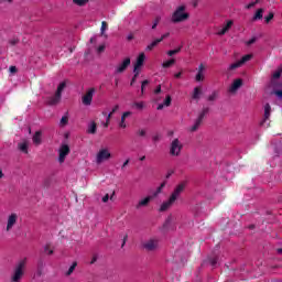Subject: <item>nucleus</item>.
<instances>
[{"label":"nucleus","instance_id":"obj_48","mask_svg":"<svg viewBox=\"0 0 282 282\" xmlns=\"http://www.w3.org/2000/svg\"><path fill=\"white\" fill-rule=\"evenodd\" d=\"M111 120V113H108L107 118H106V123L104 124V127H109V122Z\"/></svg>","mask_w":282,"mask_h":282},{"label":"nucleus","instance_id":"obj_50","mask_svg":"<svg viewBox=\"0 0 282 282\" xmlns=\"http://www.w3.org/2000/svg\"><path fill=\"white\" fill-rule=\"evenodd\" d=\"M281 73L282 70H276L274 74H273V78L276 79V78H281Z\"/></svg>","mask_w":282,"mask_h":282},{"label":"nucleus","instance_id":"obj_39","mask_svg":"<svg viewBox=\"0 0 282 282\" xmlns=\"http://www.w3.org/2000/svg\"><path fill=\"white\" fill-rule=\"evenodd\" d=\"M68 122H69V117H67V116L62 117V119H61L62 127H65Z\"/></svg>","mask_w":282,"mask_h":282},{"label":"nucleus","instance_id":"obj_41","mask_svg":"<svg viewBox=\"0 0 282 282\" xmlns=\"http://www.w3.org/2000/svg\"><path fill=\"white\" fill-rule=\"evenodd\" d=\"M107 31V22H101V36H105V32Z\"/></svg>","mask_w":282,"mask_h":282},{"label":"nucleus","instance_id":"obj_42","mask_svg":"<svg viewBox=\"0 0 282 282\" xmlns=\"http://www.w3.org/2000/svg\"><path fill=\"white\" fill-rule=\"evenodd\" d=\"M44 252H46V254H50V256L54 254V250L50 249V246H48V245H46V246L44 247Z\"/></svg>","mask_w":282,"mask_h":282},{"label":"nucleus","instance_id":"obj_23","mask_svg":"<svg viewBox=\"0 0 282 282\" xmlns=\"http://www.w3.org/2000/svg\"><path fill=\"white\" fill-rule=\"evenodd\" d=\"M263 12H265V10L263 9H258L252 18V21H261V19H263Z\"/></svg>","mask_w":282,"mask_h":282},{"label":"nucleus","instance_id":"obj_32","mask_svg":"<svg viewBox=\"0 0 282 282\" xmlns=\"http://www.w3.org/2000/svg\"><path fill=\"white\" fill-rule=\"evenodd\" d=\"M132 107H134V109H138V111H142V109H144V101H135Z\"/></svg>","mask_w":282,"mask_h":282},{"label":"nucleus","instance_id":"obj_35","mask_svg":"<svg viewBox=\"0 0 282 282\" xmlns=\"http://www.w3.org/2000/svg\"><path fill=\"white\" fill-rule=\"evenodd\" d=\"M180 52H182V46H180L178 48L169 51L167 56H175V54H180Z\"/></svg>","mask_w":282,"mask_h":282},{"label":"nucleus","instance_id":"obj_45","mask_svg":"<svg viewBox=\"0 0 282 282\" xmlns=\"http://www.w3.org/2000/svg\"><path fill=\"white\" fill-rule=\"evenodd\" d=\"M169 36H171V33H164L160 39H156V41H164V39H169Z\"/></svg>","mask_w":282,"mask_h":282},{"label":"nucleus","instance_id":"obj_14","mask_svg":"<svg viewBox=\"0 0 282 282\" xmlns=\"http://www.w3.org/2000/svg\"><path fill=\"white\" fill-rule=\"evenodd\" d=\"M243 80L241 78H238L234 80L231 86L229 87V94H235L239 90L240 87H242Z\"/></svg>","mask_w":282,"mask_h":282},{"label":"nucleus","instance_id":"obj_25","mask_svg":"<svg viewBox=\"0 0 282 282\" xmlns=\"http://www.w3.org/2000/svg\"><path fill=\"white\" fill-rule=\"evenodd\" d=\"M41 135H42L41 131H36L35 134L33 135V143H35L36 147H39V144H41L42 142Z\"/></svg>","mask_w":282,"mask_h":282},{"label":"nucleus","instance_id":"obj_2","mask_svg":"<svg viewBox=\"0 0 282 282\" xmlns=\"http://www.w3.org/2000/svg\"><path fill=\"white\" fill-rule=\"evenodd\" d=\"M188 19H191V14L186 12V6H180L172 13L171 23H184Z\"/></svg>","mask_w":282,"mask_h":282},{"label":"nucleus","instance_id":"obj_58","mask_svg":"<svg viewBox=\"0 0 282 282\" xmlns=\"http://www.w3.org/2000/svg\"><path fill=\"white\" fill-rule=\"evenodd\" d=\"M254 6H257V2H250V3L247 6V10H250V8H254Z\"/></svg>","mask_w":282,"mask_h":282},{"label":"nucleus","instance_id":"obj_62","mask_svg":"<svg viewBox=\"0 0 282 282\" xmlns=\"http://www.w3.org/2000/svg\"><path fill=\"white\" fill-rule=\"evenodd\" d=\"M128 165H129V159L124 161V163L122 164L121 169H124Z\"/></svg>","mask_w":282,"mask_h":282},{"label":"nucleus","instance_id":"obj_53","mask_svg":"<svg viewBox=\"0 0 282 282\" xmlns=\"http://www.w3.org/2000/svg\"><path fill=\"white\" fill-rule=\"evenodd\" d=\"M254 43H257V37H252L251 40H249V41L247 42V45H252V44H254Z\"/></svg>","mask_w":282,"mask_h":282},{"label":"nucleus","instance_id":"obj_9","mask_svg":"<svg viewBox=\"0 0 282 282\" xmlns=\"http://www.w3.org/2000/svg\"><path fill=\"white\" fill-rule=\"evenodd\" d=\"M17 221H19V215L18 214H11L7 218V232H10L17 226Z\"/></svg>","mask_w":282,"mask_h":282},{"label":"nucleus","instance_id":"obj_21","mask_svg":"<svg viewBox=\"0 0 282 282\" xmlns=\"http://www.w3.org/2000/svg\"><path fill=\"white\" fill-rule=\"evenodd\" d=\"M232 20L227 21L224 28L217 32L218 36H224V34H226V32H228L230 28H232Z\"/></svg>","mask_w":282,"mask_h":282},{"label":"nucleus","instance_id":"obj_26","mask_svg":"<svg viewBox=\"0 0 282 282\" xmlns=\"http://www.w3.org/2000/svg\"><path fill=\"white\" fill-rule=\"evenodd\" d=\"M96 131H97V124L95 121H91L90 124L88 126L87 133H91L94 135Z\"/></svg>","mask_w":282,"mask_h":282},{"label":"nucleus","instance_id":"obj_27","mask_svg":"<svg viewBox=\"0 0 282 282\" xmlns=\"http://www.w3.org/2000/svg\"><path fill=\"white\" fill-rule=\"evenodd\" d=\"M219 97V93L214 90L208 97L207 100L208 102H215V100H217V98Z\"/></svg>","mask_w":282,"mask_h":282},{"label":"nucleus","instance_id":"obj_57","mask_svg":"<svg viewBox=\"0 0 282 282\" xmlns=\"http://www.w3.org/2000/svg\"><path fill=\"white\" fill-rule=\"evenodd\" d=\"M162 91V86L159 85L155 90H154V94H160Z\"/></svg>","mask_w":282,"mask_h":282},{"label":"nucleus","instance_id":"obj_43","mask_svg":"<svg viewBox=\"0 0 282 282\" xmlns=\"http://www.w3.org/2000/svg\"><path fill=\"white\" fill-rule=\"evenodd\" d=\"M147 85H149V79H145L142 82L141 84V94H144V87H147Z\"/></svg>","mask_w":282,"mask_h":282},{"label":"nucleus","instance_id":"obj_30","mask_svg":"<svg viewBox=\"0 0 282 282\" xmlns=\"http://www.w3.org/2000/svg\"><path fill=\"white\" fill-rule=\"evenodd\" d=\"M77 265H78V262H73V264L69 267L68 271L66 272V276H72V274H74V270H76Z\"/></svg>","mask_w":282,"mask_h":282},{"label":"nucleus","instance_id":"obj_36","mask_svg":"<svg viewBox=\"0 0 282 282\" xmlns=\"http://www.w3.org/2000/svg\"><path fill=\"white\" fill-rule=\"evenodd\" d=\"M172 65H175V59H170V61H167V62H164V63L162 64V67L169 68V67H172Z\"/></svg>","mask_w":282,"mask_h":282},{"label":"nucleus","instance_id":"obj_10","mask_svg":"<svg viewBox=\"0 0 282 282\" xmlns=\"http://www.w3.org/2000/svg\"><path fill=\"white\" fill-rule=\"evenodd\" d=\"M69 145L67 144H62L59 148V156H58V162L59 164H63V162H65V159L67 158V155H69Z\"/></svg>","mask_w":282,"mask_h":282},{"label":"nucleus","instance_id":"obj_59","mask_svg":"<svg viewBox=\"0 0 282 282\" xmlns=\"http://www.w3.org/2000/svg\"><path fill=\"white\" fill-rule=\"evenodd\" d=\"M274 94L278 98H282V90H275Z\"/></svg>","mask_w":282,"mask_h":282},{"label":"nucleus","instance_id":"obj_44","mask_svg":"<svg viewBox=\"0 0 282 282\" xmlns=\"http://www.w3.org/2000/svg\"><path fill=\"white\" fill-rule=\"evenodd\" d=\"M43 268H45V262H43V260H39L37 261V269L43 270Z\"/></svg>","mask_w":282,"mask_h":282},{"label":"nucleus","instance_id":"obj_29","mask_svg":"<svg viewBox=\"0 0 282 282\" xmlns=\"http://www.w3.org/2000/svg\"><path fill=\"white\" fill-rule=\"evenodd\" d=\"M73 3L79 8H85L89 3V0H73Z\"/></svg>","mask_w":282,"mask_h":282},{"label":"nucleus","instance_id":"obj_17","mask_svg":"<svg viewBox=\"0 0 282 282\" xmlns=\"http://www.w3.org/2000/svg\"><path fill=\"white\" fill-rule=\"evenodd\" d=\"M152 199H153V196H148V197L141 199V200L137 204L135 208H137L138 210H140V208H144V206H149V204L151 203Z\"/></svg>","mask_w":282,"mask_h":282},{"label":"nucleus","instance_id":"obj_7","mask_svg":"<svg viewBox=\"0 0 282 282\" xmlns=\"http://www.w3.org/2000/svg\"><path fill=\"white\" fill-rule=\"evenodd\" d=\"M131 65V58L126 57L122 63L118 64L115 68V74H124L127 72V67Z\"/></svg>","mask_w":282,"mask_h":282},{"label":"nucleus","instance_id":"obj_56","mask_svg":"<svg viewBox=\"0 0 282 282\" xmlns=\"http://www.w3.org/2000/svg\"><path fill=\"white\" fill-rule=\"evenodd\" d=\"M102 202H104V204H107V202H109V194H106V195L102 197Z\"/></svg>","mask_w":282,"mask_h":282},{"label":"nucleus","instance_id":"obj_60","mask_svg":"<svg viewBox=\"0 0 282 282\" xmlns=\"http://www.w3.org/2000/svg\"><path fill=\"white\" fill-rule=\"evenodd\" d=\"M210 264L212 265H217V258L210 259Z\"/></svg>","mask_w":282,"mask_h":282},{"label":"nucleus","instance_id":"obj_38","mask_svg":"<svg viewBox=\"0 0 282 282\" xmlns=\"http://www.w3.org/2000/svg\"><path fill=\"white\" fill-rule=\"evenodd\" d=\"M138 76H140V70L134 72V76L132 77L130 83L131 87H133L135 80H138Z\"/></svg>","mask_w":282,"mask_h":282},{"label":"nucleus","instance_id":"obj_12","mask_svg":"<svg viewBox=\"0 0 282 282\" xmlns=\"http://www.w3.org/2000/svg\"><path fill=\"white\" fill-rule=\"evenodd\" d=\"M184 188H186V183L178 184L174 188V191H173V193L171 194L170 197H173L177 202V199H180V195H182L184 193Z\"/></svg>","mask_w":282,"mask_h":282},{"label":"nucleus","instance_id":"obj_28","mask_svg":"<svg viewBox=\"0 0 282 282\" xmlns=\"http://www.w3.org/2000/svg\"><path fill=\"white\" fill-rule=\"evenodd\" d=\"M159 43H162V40H154L152 43H150L148 46H147V52H151V50H153V47H158V44Z\"/></svg>","mask_w":282,"mask_h":282},{"label":"nucleus","instance_id":"obj_1","mask_svg":"<svg viewBox=\"0 0 282 282\" xmlns=\"http://www.w3.org/2000/svg\"><path fill=\"white\" fill-rule=\"evenodd\" d=\"M28 265V258L21 259L15 267L13 268V272L11 274V282H21L23 276H25V268Z\"/></svg>","mask_w":282,"mask_h":282},{"label":"nucleus","instance_id":"obj_11","mask_svg":"<svg viewBox=\"0 0 282 282\" xmlns=\"http://www.w3.org/2000/svg\"><path fill=\"white\" fill-rule=\"evenodd\" d=\"M175 198H173V196H170L167 200L161 204L159 213H166V210H170L173 207V204H175Z\"/></svg>","mask_w":282,"mask_h":282},{"label":"nucleus","instance_id":"obj_16","mask_svg":"<svg viewBox=\"0 0 282 282\" xmlns=\"http://www.w3.org/2000/svg\"><path fill=\"white\" fill-rule=\"evenodd\" d=\"M206 70V66H204V64H199L198 68H197V74L195 76V80L196 83H202L204 82V72Z\"/></svg>","mask_w":282,"mask_h":282},{"label":"nucleus","instance_id":"obj_63","mask_svg":"<svg viewBox=\"0 0 282 282\" xmlns=\"http://www.w3.org/2000/svg\"><path fill=\"white\" fill-rule=\"evenodd\" d=\"M174 78H182V72L176 73V74L174 75Z\"/></svg>","mask_w":282,"mask_h":282},{"label":"nucleus","instance_id":"obj_31","mask_svg":"<svg viewBox=\"0 0 282 282\" xmlns=\"http://www.w3.org/2000/svg\"><path fill=\"white\" fill-rule=\"evenodd\" d=\"M65 87H67V84H65V82L61 83L55 94H57V96H62L63 89H65Z\"/></svg>","mask_w":282,"mask_h":282},{"label":"nucleus","instance_id":"obj_40","mask_svg":"<svg viewBox=\"0 0 282 282\" xmlns=\"http://www.w3.org/2000/svg\"><path fill=\"white\" fill-rule=\"evenodd\" d=\"M171 102H172L171 95H167L163 105H165V107H171Z\"/></svg>","mask_w":282,"mask_h":282},{"label":"nucleus","instance_id":"obj_6","mask_svg":"<svg viewBox=\"0 0 282 282\" xmlns=\"http://www.w3.org/2000/svg\"><path fill=\"white\" fill-rule=\"evenodd\" d=\"M96 94V88H89L86 94L82 97V102L85 107H90L94 95Z\"/></svg>","mask_w":282,"mask_h":282},{"label":"nucleus","instance_id":"obj_61","mask_svg":"<svg viewBox=\"0 0 282 282\" xmlns=\"http://www.w3.org/2000/svg\"><path fill=\"white\" fill-rule=\"evenodd\" d=\"M164 107H165L164 104H160V105L158 106V110H159V111H162V109H164Z\"/></svg>","mask_w":282,"mask_h":282},{"label":"nucleus","instance_id":"obj_22","mask_svg":"<svg viewBox=\"0 0 282 282\" xmlns=\"http://www.w3.org/2000/svg\"><path fill=\"white\" fill-rule=\"evenodd\" d=\"M29 142H28V140H23L22 142H20L19 144H18V149L20 150V151H22V153H28V147H29Z\"/></svg>","mask_w":282,"mask_h":282},{"label":"nucleus","instance_id":"obj_52","mask_svg":"<svg viewBox=\"0 0 282 282\" xmlns=\"http://www.w3.org/2000/svg\"><path fill=\"white\" fill-rule=\"evenodd\" d=\"M35 276H43V269H36Z\"/></svg>","mask_w":282,"mask_h":282},{"label":"nucleus","instance_id":"obj_55","mask_svg":"<svg viewBox=\"0 0 282 282\" xmlns=\"http://www.w3.org/2000/svg\"><path fill=\"white\" fill-rule=\"evenodd\" d=\"M153 142H160V134H155L152 137Z\"/></svg>","mask_w":282,"mask_h":282},{"label":"nucleus","instance_id":"obj_46","mask_svg":"<svg viewBox=\"0 0 282 282\" xmlns=\"http://www.w3.org/2000/svg\"><path fill=\"white\" fill-rule=\"evenodd\" d=\"M9 43H10V45H18L19 39L13 37V39L9 40Z\"/></svg>","mask_w":282,"mask_h":282},{"label":"nucleus","instance_id":"obj_5","mask_svg":"<svg viewBox=\"0 0 282 282\" xmlns=\"http://www.w3.org/2000/svg\"><path fill=\"white\" fill-rule=\"evenodd\" d=\"M107 160H111V152L108 149H101L96 155V163L102 164V162H107Z\"/></svg>","mask_w":282,"mask_h":282},{"label":"nucleus","instance_id":"obj_15","mask_svg":"<svg viewBox=\"0 0 282 282\" xmlns=\"http://www.w3.org/2000/svg\"><path fill=\"white\" fill-rule=\"evenodd\" d=\"M145 58H147V55H144V53H141L138 56L137 62L134 64L133 72H140V68L142 67V65H144Z\"/></svg>","mask_w":282,"mask_h":282},{"label":"nucleus","instance_id":"obj_49","mask_svg":"<svg viewBox=\"0 0 282 282\" xmlns=\"http://www.w3.org/2000/svg\"><path fill=\"white\" fill-rule=\"evenodd\" d=\"M9 72H10V74H17V72H19V69H17V66H10Z\"/></svg>","mask_w":282,"mask_h":282},{"label":"nucleus","instance_id":"obj_20","mask_svg":"<svg viewBox=\"0 0 282 282\" xmlns=\"http://www.w3.org/2000/svg\"><path fill=\"white\" fill-rule=\"evenodd\" d=\"M132 113L133 112H131V111H126L122 113L121 120L119 122L120 129H127V123L124 122V120H127V118H129V116H132Z\"/></svg>","mask_w":282,"mask_h":282},{"label":"nucleus","instance_id":"obj_8","mask_svg":"<svg viewBox=\"0 0 282 282\" xmlns=\"http://www.w3.org/2000/svg\"><path fill=\"white\" fill-rule=\"evenodd\" d=\"M252 59V55L251 54H247L245 56H242V58L231 65H229V72H232L235 69H238V67H241V65H243L245 63H248V61Z\"/></svg>","mask_w":282,"mask_h":282},{"label":"nucleus","instance_id":"obj_34","mask_svg":"<svg viewBox=\"0 0 282 282\" xmlns=\"http://www.w3.org/2000/svg\"><path fill=\"white\" fill-rule=\"evenodd\" d=\"M160 21H162V17L158 15L154 18L153 24H152V30H155L158 28Z\"/></svg>","mask_w":282,"mask_h":282},{"label":"nucleus","instance_id":"obj_24","mask_svg":"<svg viewBox=\"0 0 282 282\" xmlns=\"http://www.w3.org/2000/svg\"><path fill=\"white\" fill-rule=\"evenodd\" d=\"M272 111V107H270V104L264 105V121L270 120V113Z\"/></svg>","mask_w":282,"mask_h":282},{"label":"nucleus","instance_id":"obj_54","mask_svg":"<svg viewBox=\"0 0 282 282\" xmlns=\"http://www.w3.org/2000/svg\"><path fill=\"white\" fill-rule=\"evenodd\" d=\"M97 52H98V54H102V52H105V45H100V46L97 48Z\"/></svg>","mask_w":282,"mask_h":282},{"label":"nucleus","instance_id":"obj_37","mask_svg":"<svg viewBox=\"0 0 282 282\" xmlns=\"http://www.w3.org/2000/svg\"><path fill=\"white\" fill-rule=\"evenodd\" d=\"M272 19H274V12H269V14L267 17H264V23H270V21H272Z\"/></svg>","mask_w":282,"mask_h":282},{"label":"nucleus","instance_id":"obj_47","mask_svg":"<svg viewBox=\"0 0 282 282\" xmlns=\"http://www.w3.org/2000/svg\"><path fill=\"white\" fill-rule=\"evenodd\" d=\"M137 134H139L140 138H144V135H147V130L141 129V130H139V131L137 132Z\"/></svg>","mask_w":282,"mask_h":282},{"label":"nucleus","instance_id":"obj_13","mask_svg":"<svg viewBox=\"0 0 282 282\" xmlns=\"http://www.w3.org/2000/svg\"><path fill=\"white\" fill-rule=\"evenodd\" d=\"M160 246L159 241L156 239L148 240L143 247L145 250H149L150 252H153V250H158V247Z\"/></svg>","mask_w":282,"mask_h":282},{"label":"nucleus","instance_id":"obj_51","mask_svg":"<svg viewBox=\"0 0 282 282\" xmlns=\"http://www.w3.org/2000/svg\"><path fill=\"white\" fill-rule=\"evenodd\" d=\"M119 109H120V106L116 105L109 113H111V116H113V113H116V111H118Z\"/></svg>","mask_w":282,"mask_h":282},{"label":"nucleus","instance_id":"obj_4","mask_svg":"<svg viewBox=\"0 0 282 282\" xmlns=\"http://www.w3.org/2000/svg\"><path fill=\"white\" fill-rule=\"evenodd\" d=\"M183 144L180 141V139H174L171 142L170 145V155H173L174 158H178V155L182 153Z\"/></svg>","mask_w":282,"mask_h":282},{"label":"nucleus","instance_id":"obj_64","mask_svg":"<svg viewBox=\"0 0 282 282\" xmlns=\"http://www.w3.org/2000/svg\"><path fill=\"white\" fill-rule=\"evenodd\" d=\"M171 175H173V171H169L167 174H166V180H169V177H171Z\"/></svg>","mask_w":282,"mask_h":282},{"label":"nucleus","instance_id":"obj_3","mask_svg":"<svg viewBox=\"0 0 282 282\" xmlns=\"http://www.w3.org/2000/svg\"><path fill=\"white\" fill-rule=\"evenodd\" d=\"M209 111H210V108L208 107H204L202 109V111L198 113L197 118L195 119L194 124L189 129L192 133H195V131H197L199 127H202V122H204V118L208 116Z\"/></svg>","mask_w":282,"mask_h":282},{"label":"nucleus","instance_id":"obj_18","mask_svg":"<svg viewBox=\"0 0 282 282\" xmlns=\"http://www.w3.org/2000/svg\"><path fill=\"white\" fill-rule=\"evenodd\" d=\"M61 98L62 96L56 94L53 97H50L47 100V105H50L51 107H54L56 105H58V102H61Z\"/></svg>","mask_w":282,"mask_h":282},{"label":"nucleus","instance_id":"obj_33","mask_svg":"<svg viewBox=\"0 0 282 282\" xmlns=\"http://www.w3.org/2000/svg\"><path fill=\"white\" fill-rule=\"evenodd\" d=\"M164 186H166V182H163L154 192L153 196L158 197L160 193H162V188H164Z\"/></svg>","mask_w":282,"mask_h":282},{"label":"nucleus","instance_id":"obj_19","mask_svg":"<svg viewBox=\"0 0 282 282\" xmlns=\"http://www.w3.org/2000/svg\"><path fill=\"white\" fill-rule=\"evenodd\" d=\"M202 94H203L202 86L195 87L192 93V99L198 102L199 98H202Z\"/></svg>","mask_w":282,"mask_h":282}]
</instances>
